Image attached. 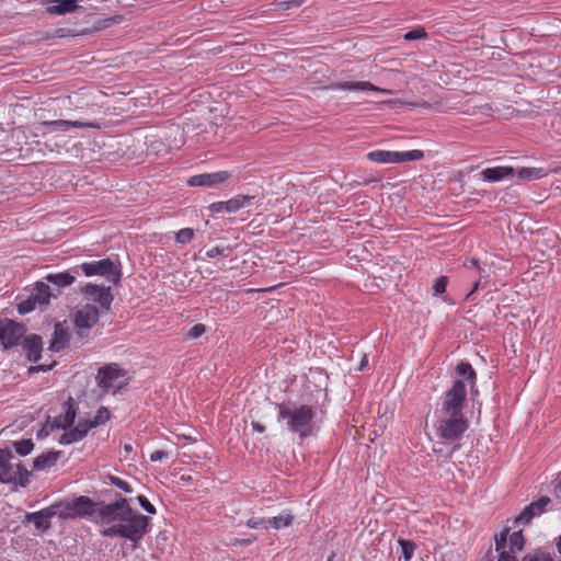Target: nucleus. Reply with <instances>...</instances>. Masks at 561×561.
I'll return each mask as SVG.
<instances>
[{
  "instance_id": "nucleus-1",
  "label": "nucleus",
  "mask_w": 561,
  "mask_h": 561,
  "mask_svg": "<svg viewBox=\"0 0 561 561\" xmlns=\"http://www.w3.org/2000/svg\"><path fill=\"white\" fill-rule=\"evenodd\" d=\"M57 505L59 518L91 517L95 524L106 526L100 530L102 537L124 538L133 542L134 548L150 530L149 517L134 511L129 500L122 495L111 503H98L85 495H80Z\"/></svg>"
},
{
  "instance_id": "nucleus-2",
  "label": "nucleus",
  "mask_w": 561,
  "mask_h": 561,
  "mask_svg": "<svg viewBox=\"0 0 561 561\" xmlns=\"http://www.w3.org/2000/svg\"><path fill=\"white\" fill-rule=\"evenodd\" d=\"M459 379L454 380L451 387L445 391L434 414L436 417L437 435L449 442L458 440L469 428V421L463 409L467 400V383L471 390L476 388L477 374L468 362H460L456 367Z\"/></svg>"
},
{
  "instance_id": "nucleus-3",
  "label": "nucleus",
  "mask_w": 561,
  "mask_h": 561,
  "mask_svg": "<svg viewBox=\"0 0 561 561\" xmlns=\"http://www.w3.org/2000/svg\"><path fill=\"white\" fill-rule=\"evenodd\" d=\"M277 421H284L287 431L297 434L300 438L312 435L314 411L311 405L296 404L294 402L276 403Z\"/></svg>"
},
{
  "instance_id": "nucleus-4",
  "label": "nucleus",
  "mask_w": 561,
  "mask_h": 561,
  "mask_svg": "<svg viewBox=\"0 0 561 561\" xmlns=\"http://www.w3.org/2000/svg\"><path fill=\"white\" fill-rule=\"evenodd\" d=\"M13 459L10 450L0 449V482L25 488L30 482V473L20 461L13 462Z\"/></svg>"
},
{
  "instance_id": "nucleus-5",
  "label": "nucleus",
  "mask_w": 561,
  "mask_h": 561,
  "mask_svg": "<svg viewBox=\"0 0 561 561\" xmlns=\"http://www.w3.org/2000/svg\"><path fill=\"white\" fill-rule=\"evenodd\" d=\"M59 289H51L45 282L35 283L33 289L26 299L20 300L18 304V311L20 314H26L38 309H45L50 301V298H57Z\"/></svg>"
},
{
  "instance_id": "nucleus-6",
  "label": "nucleus",
  "mask_w": 561,
  "mask_h": 561,
  "mask_svg": "<svg viewBox=\"0 0 561 561\" xmlns=\"http://www.w3.org/2000/svg\"><path fill=\"white\" fill-rule=\"evenodd\" d=\"M524 545L522 529L510 533L508 528H504L500 535L495 536L497 561H517L516 553L523 550Z\"/></svg>"
},
{
  "instance_id": "nucleus-7",
  "label": "nucleus",
  "mask_w": 561,
  "mask_h": 561,
  "mask_svg": "<svg viewBox=\"0 0 561 561\" xmlns=\"http://www.w3.org/2000/svg\"><path fill=\"white\" fill-rule=\"evenodd\" d=\"M95 381L103 393L115 394L127 385L126 370L115 363L106 364L99 368Z\"/></svg>"
},
{
  "instance_id": "nucleus-8",
  "label": "nucleus",
  "mask_w": 561,
  "mask_h": 561,
  "mask_svg": "<svg viewBox=\"0 0 561 561\" xmlns=\"http://www.w3.org/2000/svg\"><path fill=\"white\" fill-rule=\"evenodd\" d=\"M75 274L82 272L85 276H106L108 280L117 284L121 279V272L116 264L110 259H102L99 261L84 262L72 268Z\"/></svg>"
},
{
  "instance_id": "nucleus-9",
  "label": "nucleus",
  "mask_w": 561,
  "mask_h": 561,
  "mask_svg": "<svg viewBox=\"0 0 561 561\" xmlns=\"http://www.w3.org/2000/svg\"><path fill=\"white\" fill-rule=\"evenodd\" d=\"M26 333L22 323L11 319L0 320V344L3 350H11L21 344Z\"/></svg>"
},
{
  "instance_id": "nucleus-10",
  "label": "nucleus",
  "mask_w": 561,
  "mask_h": 561,
  "mask_svg": "<svg viewBox=\"0 0 561 561\" xmlns=\"http://www.w3.org/2000/svg\"><path fill=\"white\" fill-rule=\"evenodd\" d=\"M423 151L417 149L409 151L374 150L367 153L368 160L376 163H401L405 161H417L423 159Z\"/></svg>"
},
{
  "instance_id": "nucleus-11",
  "label": "nucleus",
  "mask_w": 561,
  "mask_h": 561,
  "mask_svg": "<svg viewBox=\"0 0 561 561\" xmlns=\"http://www.w3.org/2000/svg\"><path fill=\"white\" fill-rule=\"evenodd\" d=\"M99 319L100 312L94 305L87 304L79 308L73 316L77 334L81 339L87 337L90 330L98 323Z\"/></svg>"
},
{
  "instance_id": "nucleus-12",
  "label": "nucleus",
  "mask_w": 561,
  "mask_h": 561,
  "mask_svg": "<svg viewBox=\"0 0 561 561\" xmlns=\"http://www.w3.org/2000/svg\"><path fill=\"white\" fill-rule=\"evenodd\" d=\"M551 504V499L548 496H541L539 500L528 504L524 510L515 517L514 524L519 526L528 525L533 518L542 515L547 512L548 506Z\"/></svg>"
},
{
  "instance_id": "nucleus-13",
  "label": "nucleus",
  "mask_w": 561,
  "mask_h": 561,
  "mask_svg": "<svg viewBox=\"0 0 561 561\" xmlns=\"http://www.w3.org/2000/svg\"><path fill=\"white\" fill-rule=\"evenodd\" d=\"M81 291L91 300L98 302L104 310H110L114 299L110 286H99L92 283H87L81 288Z\"/></svg>"
},
{
  "instance_id": "nucleus-14",
  "label": "nucleus",
  "mask_w": 561,
  "mask_h": 561,
  "mask_svg": "<svg viewBox=\"0 0 561 561\" xmlns=\"http://www.w3.org/2000/svg\"><path fill=\"white\" fill-rule=\"evenodd\" d=\"M95 126V124L90 122L57 119L42 122L38 129L42 130L43 135H46L55 131H68L71 128H90Z\"/></svg>"
},
{
  "instance_id": "nucleus-15",
  "label": "nucleus",
  "mask_w": 561,
  "mask_h": 561,
  "mask_svg": "<svg viewBox=\"0 0 561 561\" xmlns=\"http://www.w3.org/2000/svg\"><path fill=\"white\" fill-rule=\"evenodd\" d=\"M231 173L228 171H217L213 173H202L196 174L187 179L186 183L190 186H206V187H215L228 179H230Z\"/></svg>"
},
{
  "instance_id": "nucleus-16",
  "label": "nucleus",
  "mask_w": 561,
  "mask_h": 561,
  "mask_svg": "<svg viewBox=\"0 0 561 561\" xmlns=\"http://www.w3.org/2000/svg\"><path fill=\"white\" fill-rule=\"evenodd\" d=\"M55 516L59 517V508L57 504L50 505L49 507L43 508L38 512L27 513L25 518L27 522L33 523L36 529L44 531L50 527V520Z\"/></svg>"
},
{
  "instance_id": "nucleus-17",
  "label": "nucleus",
  "mask_w": 561,
  "mask_h": 561,
  "mask_svg": "<svg viewBox=\"0 0 561 561\" xmlns=\"http://www.w3.org/2000/svg\"><path fill=\"white\" fill-rule=\"evenodd\" d=\"M254 196L250 195H236L226 202H215L209 206L211 213H236L241 208L250 205Z\"/></svg>"
},
{
  "instance_id": "nucleus-18",
  "label": "nucleus",
  "mask_w": 561,
  "mask_h": 561,
  "mask_svg": "<svg viewBox=\"0 0 561 561\" xmlns=\"http://www.w3.org/2000/svg\"><path fill=\"white\" fill-rule=\"evenodd\" d=\"M333 91H375L380 93H391L390 90L381 89L368 81H343L334 82L330 85Z\"/></svg>"
},
{
  "instance_id": "nucleus-19",
  "label": "nucleus",
  "mask_w": 561,
  "mask_h": 561,
  "mask_svg": "<svg viewBox=\"0 0 561 561\" xmlns=\"http://www.w3.org/2000/svg\"><path fill=\"white\" fill-rule=\"evenodd\" d=\"M23 352L30 362H38L43 350V341L39 335L31 334L24 336L21 342Z\"/></svg>"
},
{
  "instance_id": "nucleus-20",
  "label": "nucleus",
  "mask_w": 561,
  "mask_h": 561,
  "mask_svg": "<svg viewBox=\"0 0 561 561\" xmlns=\"http://www.w3.org/2000/svg\"><path fill=\"white\" fill-rule=\"evenodd\" d=\"M80 9L78 0H48L46 11L54 15H65Z\"/></svg>"
},
{
  "instance_id": "nucleus-21",
  "label": "nucleus",
  "mask_w": 561,
  "mask_h": 561,
  "mask_svg": "<svg viewBox=\"0 0 561 561\" xmlns=\"http://www.w3.org/2000/svg\"><path fill=\"white\" fill-rule=\"evenodd\" d=\"M514 168L506 165H499L486 168L481 171V176L484 181L490 183L501 182L510 175L514 174Z\"/></svg>"
},
{
  "instance_id": "nucleus-22",
  "label": "nucleus",
  "mask_w": 561,
  "mask_h": 561,
  "mask_svg": "<svg viewBox=\"0 0 561 561\" xmlns=\"http://www.w3.org/2000/svg\"><path fill=\"white\" fill-rule=\"evenodd\" d=\"M44 279L47 283L55 286L53 289H59L60 294L61 288L70 286L76 280V276L71 274L69 271H66L60 273L47 274Z\"/></svg>"
},
{
  "instance_id": "nucleus-23",
  "label": "nucleus",
  "mask_w": 561,
  "mask_h": 561,
  "mask_svg": "<svg viewBox=\"0 0 561 561\" xmlns=\"http://www.w3.org/2000/svg\"><path fill=\"white\" fill-rule=\"evenodd\" d=\"M69 343V333L68 331L60 324H55L54 335L50 341L49 350L53 352H59L64 350Z\"/></svg>"
},
{
  "instance_id": "nucleus-24",
  "label": "nucleus",
  "mask_w": 561,
  "mask_h": 561,
  "mask_svg": "<svg viewBox=\"0 0 561 561\" xmlns=\"http://www.w3.org/2000/svg\"><path fill=\"white\" fill-rule=\"evenodd\" d=\"M60 451H48L37 456L33 461L34 470H45L54 466L60 457Z\"/></svg>"
},
{
  "instance_id": "nucleus-25",
  "label": "nucleus",
  "mask_w": 561,
  "mask_h": 561,
  "mask_svg": "<svg viewBox=\"0 0 561 561\" xmlns=\"http://www.w3.org/2000/svg\"><path fill=\"white\" fill-rule=\"evenodd\" d=\"M294 516L289 513H283L278 516L266 518L267 528L282 529L291 525Z\"/></svg>"
},
{
  "instance_id": "nucleus-26",
  "label": "nucleus",
  "mask_w": 561,
  "mask_h": 561,
  "mask_svg": "<svg viewBox=\"0 0 561 561\" xmlns=\"http://www.w3.org/2000/svg\"><path fill=\"white\" fill-rule=\"evenodd\" d=\"M518 179L520 180H539L547 175L542 168H520L518 170Z\"/></svg>"
},
{
  "instance_id": "nucleus-27",
  "label": "nucleus",
  "mask_w": 561,
  "mask_h": 561,
  "mask_svg": "<svg viewBox=\"0 0 561 561\" xmlns=\"http://www.w3.org/2000/svg\"><path fill=\"white\" fill-rule=\"evenodd\" d=\"M398 543L401 547L400 559L411 561L416 549L415 542L409 539L399 538Z\"/></svg>"
},
{
  "instance_id": "nucleus-28",
  "label": "nucleus",
  "mask_w": 561,
  "mask_h": 561,
  "mask_svg": "<svg viewBox=\"0 0 561 561\" xmlns=\"http://www.w3.org/2000/svg\"><path fill=\"white\" fill-rule=\"evenodd\" d=\"M76 419V410L71 404L68 405L66 412L62 415L56 417V425L61 428L70 427Z\"/></svg>"
},
{
  "instance_id": "nucleus-29",
  "label": "nucleus",
  "mask_w": 561,
  "mask_h": 561,
  "mask_svg": "<svg viewBox=\"0 0 561 561\" xmlns=\"http://www.w3.org/2000/svg\"><path fill=\"white\" fill-rule=\"evenodd\" d=\"M82 434L78 428L73 427L69 431H66L59 438V444L61 445H69L72 443L80 442L82 439Z\"/></svg>"
},
{
  "instance_id": "nucleus-30",
  "label": "nucleus",
  "mask_w": 561,
  "mask_h": 561,
  "mask_svg": "<svg viewBox=\"0 0 561 561\" xmlns=\"http://www.w3.org/2000/svg\"><path fill=\"white\" fill-rule=\"evenodd\" d=\"M306 0H275L274 8L279 11H287L289 9L299 8Z\"/></svg>"
},
{
  "instance_id": "nucleus-31",
  "label": "nucleus",
  "mask_w": 561,
  "mask_h": 561,
  "mask_svg": "<svg viewBox=\"0 0 561 561\" xmlns=\"http://www.w3.org/2000/svg\"><path fill=\"white\" fill-rule=\"evenodd\" d=\"M34 443L32 439H21L14 443L15 451L21 456H27L32 453Z\"/></svg>"
},
{
  "instance_id": "nucleus-32",
  "label": "nucleus",
  "mask_w": 561,
  "mask_h": 561,
  "mask_svg": "<svg viewBox=\"0 0 561 561\" xmlns=\"http://www.w3.org/2000/svg\"><path fill=\"white\" fill-rule=\"evenodd\" d=\"M111 413L107 408L101 407L91 419L94 427L105 424L110 420Z\"/></svg>"
},
{
  "instance_id": "nucleus-33",
  "label": "nucleus",
  "mask_w": 561,
  "mask_h": 561,
  "mask_svg": "<svg viewBox=\"0 0 561 561\" xmlns=\"http://www.w3.org/2000/svg\"><path fill=\"white\" fill-rule=\"evenodd\" d=\"M231 251H232V249L229 245H226V247L216 245V247H213L209 250H207L205 254H206V257L214 259L216 256H228Z\"/></svg>"
},
{
  "instance_id": "nucleus-34",
  "label": "nucleus",
  "mask_w": 561,
  "mask_h": 561,
  "mask_svg": "<svg viewBox=\"0 0 561 561\" xmlns=\"http://www.w3.org/2000/svg\"><path fill=\"white\" fill-rule=\"evenodd\" d=\"M522 561H553V559L549 552L536 550L525 556Z\"/></svg>"
},
{
  "instance_id": "nucleus-35",
  "label": "nucleus",
  "mask_w": 561,
  "mask_h": 561,
  "mask_svg": "<svg viewBox=\"0 0 561 561\" xmlns=\"http://www.w3.org/2000/svg\"><path fill=\"white\" fill-rule=\"evenodd\" d=\"M194 231L191 228H183L176 232L175 240L179 243L186 244L192 241Z\"/></svg>"
},
{
  "instance_id": "nucleus-36",
  "label": "nucleus",
  "mask_w": 561,
  "mask_h": 561,
  "mask_svg": "<svg viewBox=\"0 0 561 561\" xmlns=\"http://www.w3.org/2000/svg\"><path fill=\"white\" fill-rule=\"evenodd\" d=\"M205 332H206V325L203 323H197L188 330L187 337L191 340H196V339L201 337L202 335H204Z\"/></svg>"
},
{
  "instance_id": "nucleus-37",
  "label": "nucleus",
  "mask_w": 561,
  "mask_h": 561,
  "mask_svg": "<svg viewBox=\"0 0 561 561\" xmlns=\"http://www.w3.org/2000/svg\"><path fill=\"white\" fill-rule=\"evenodd\" d=\"M110 481L111 484L115 485L116 488L123 490L126 493L133 492L130 484L116 476H110Z\"/></svg>"
},
{
  "instance_id": "nucleus-38",
  "label": "nucleus",
  "mask_w": 561,
  "mask_h": 561,
  "mask_svg": "<svg viewBox=\"0 0 561 561\" xmlns=\"http://www.w3.org/2000/svg\"><path fill=\"white\" fill-rule=\"evenodd\" d=\"M448 279L446 276H440L435 279L433 290L435 295H442L445 293Z\"/></svg>"
},
{
  "instance_id": "nucleus-39",
  "label": "nucleus",
  "mask_w": 561,
  "mask_h": 561,
  "mask_svg": "<svg viewBox=\"0 0 561 561\" xmlns=\"http://www.w3.org/2000/svg\"><path fill=\"white\" fill-rule=\"evenodd\" d=\"M266 518L252 517L247 522V526L252 529L265 528L267 529Z\"/></svg>"
},
{
  "instance_id": "nucleus-40",
  "label": "nucleus",
  "mask_w": 561,
  "mask_h": 561,
  "mask_svg": "<svg viewBox=\"0 0 561 561\" xmlns=\"http://www.w3.org/2000/svg\"><path fill=\"white\" fill-rule=\"evenodd\" d=\"M137 501L139 505L149 514H156V507L150 503V501L145 495H138Z\"/></svg>"
},
{
  "instance_id": "nucleus-41",
  "label": "nucleus",
  "mask_w": 561,
  "mask_h": 561,
  "mask_svg": "<svg viewBox=\"0 0 561 561\" xmlns=\"http://www.w3.org/2000/svg\"><path fill=\"white\" fill-rule=\"evenodd\" d=\"M425 36H426V33L423 28H415V30L407 32L403 37L405 41H414V39L423 38Z\"/></svg>"
},
{
  "instance_id": "nucleus-42",
  "label": "nucleus",
  "mask_w": 561,
  "mask_h": 561,
  "mask_svg": "<svg viewBox=\"0 0 561 561\" xmlns=\"http://www.w3.org/2000/svg\"><path fill=\"white\" fill-rule=\"evenodd\" d=\"M93 427H94V425H93L91 419L80 420L78 425L76 426V428H78V431L81 432L82 437H84L88 434V432Z\"/></svg>"
},
{
  "instance_id": "nucleus-43",
  "label": "nucleus",
  "mask_w": 561,
  "mask_h": 561,
  "mask_svg": "<svg viewBox=\"0 0 561 561\" xmlns=\"http://www.w3.org/2000/svg\"><path fill=\"white\" fill-rule=\"evenodd\" d=\"M93 427H94V425H93L91 419L80 420L78 425L76 426V428H78V431L81 432L82 437H84L88 434V432Z\"/></svg>"
},
{
  "instance_id": "nucleus-44",
  "label": "nucleus",
  "mask_w": 561,
  "mask_h": 561,
  "mask_svg": "<svg viewBox=\"0 0 561 561\" xmlns=\"http://www.w3.org/2000/svg\"><path fill=\"white\" fill-rule=\"evenodd\" d=\"M169 457V454L165 450H154L150 454V460L152 462H159Z\"/></svg>"
},
{
  "instance_id": "nucleus-45",
  "label": "nucleus",
  "mask_w": 561,
  "mask_h": 561,
  "mask_svg": "<svg viewBox=\"0 0 561 561\" xmlns=\"http://www.w3.org/2000/svg\"><path fill=\"white\" fill-rule=\"evenodd\" d=\"M455 449H456V447H454L451 449L443 448V447H435L434 453L440 457L449 459L453 456V453Z\"/></svg>"
},
{
  "instance_id": "nucleus-46",
  "label": "nucleus",
  "mask_w": 561,
  "mask_h": 561,
  "mask_svg": "<svg viewBox=\"0 0 561 561\" xmlns=\"http://www.w3.org/2000/svg\"><path fill=\"white\" fill-rule=\"evenodd\" d=\"M55 363L54 364H50V365H37V366H33L28 369V373L32 374V373H37V371H48L50 370L53 367H54Z\"/></svg>"
},
{
  "instance_id": "nucleus-47",
  "label": "nucleus",
  "mask_w": 561,
  "mask_h": 561,
  "mask_svg": "<svg viewBox=\"0 0 561 561\" xmlns=\"http://www.w3.org/2000/svg\"><path fill=\"white\" fill-rule=\"evenodd\" d=\"M71 35H73L71 30H69V28H58V30L55 31V35L54 36L61 38V37L71 36Z\"/></svg>"
},
{
  "instance_id": "nucleus-48",
  "label": "nucleus",
  "mask_w": 561,
  "mask_h": 561,
  "mask_svg": "<svg viewBox=\"0 0 561 561\" xmlns=\"http://www.w3.org/2000/svg\"><path fill=\"white\" fill-rule=\"evenodd\" d=\"M367 365H368V357L366 354H364L360 359L357 370H359V371L364 370Z\"/></svg>"
},
{
  "instance_id": "nucleus-49",
  "label": "nucleus",
  "mask_w": 561,
  "mask_h": 561,
  "mask_svg": "<svg viewBox=\"0 0 561 561\" xmlns=\"http://www.w3.org/2000/svg\"><path fill=\"white\" fill-rule=\"evenodd\" d=\"M251 425H252L253 431H255L257 433H263L265 431V426L259 422H252Z\"/></svg>"
},
{
  "instance_id": "nucleus-50",
  "label": "nucleus",
  "mask_w": 561,
  "mask_h": 561,
  "mask_svg": "<svg viewBox=\"0 0 561 561\" xmlns=\"http://www.w3.org/2000/svg\"><path fill=\"white\" fill-rule=\"evenodd\" d=\"M556 481H557V485H556V488H557V490H559V492L561 493V472L558 474V477H557Z\"/></svg>"
},
{
  "instance_id": "nucleus-51",
  "label": "nucleus",
  "mask_w": 561,
  "mask_h": 561,
  "mask_svg": "<svg viewBox=\"0 0 561 561\" xmlns=\"http://www.w3.org/2000/svg\"><path fill=\"white\" fill-rule=\"evenodd\" d=\"M557 549L561 553V535L559 536L558 541H557Z\"/></svg>"
},
{
  "instance_id": "nucleus-52",
  "label": "nucleus",
  "mask_w": 561,
  "mask_h": 561,
  "mask_svg": "<svg viewBox=\"0 0 561 561\" xmlns=\"http://www.w3.org/2000/svg\"><path fill=\"white\" fill-rule=\"evenodd\" d=\"M479 288V283H476L471 289V291L469 293V295L473 294L476 290H478Z\"/></svg>"
},
{
  "instance_id": "nucleus-53",
  "label": "nucleus",
  "mask_w": 561,
  "mask_h": 561,
  "mask_svg": "<svg viewBox=\"0 0 561 561\" xmlns=\"http://www.w3.org/2000/svg\"><path fill=\"white\" fill-rule=\"evenodd\" d=\"M471 265L479 268V262L477 260H472Z\"/></svg>"
},
{
  "instance_id": "nucleus-54",
  "label": "nucleus",
  "mask_w": 561,
  "mask_h": 561,
  "mask_svg": "<svg viewBox=\"0 0 561 561\" xmlns=\"http://www.w3.org/2000/svg\"><path fill=\"white\" fill-rule=\"evenodd\" d=\"M124 448H125V450H126L127 453L131 450V446H130V445H125V447H124Z\"/></svg>"
},
{
  "instance_id": "nucleus-55",
  "label": "nucleus",
  "mask_w": 561,
  "mask_h": 561,
  "mask_svg": "<svg viewBox=\"0 0 561 561\" xmlns=\"http://www.w3.org/2000/svg\"><path fill=\"white\" fill-rule=\"evenodd\" d=\"M554 172H561V165L554 169Z\"/></svg>"
}]
</instances>
